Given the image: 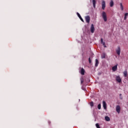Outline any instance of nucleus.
<instances>
[{
    "instance_id": "f257e3e1",
    "label": "nucleus",
    "mask_w": 128,
    "mask_h": 128,
    "mask_svg": "<svg viewBox=\"0 0 128 128\" xmlns=\"http://www.w3.org/2000/svg\"><path fill=\"white\" fill-rule=\"evenodd\" d=\"M102 18L104 22H108V17H106V12H102Z\"/></svg>"
},
{
    "instance_id": "f03ea898",
    "label": "nucleus",
    "mask_w": 128,
    "mask_h": 128,
    "mask_svg": "<svg viewBox=\"0 0 128 128\" xmlns=\"http://www.w3.org/2000/svg\"><path fill=\"white\" fill-rule=\"evenodd\" d=\"M90 30L92 34H94V32L95 30H94V24H91Z\"/></svg>"
},
{
    "instance_id": "7ed1b4c3",
    "label": "nucleus",
    "mask_w": 128,
    "mask_h": 128,
    "mask_svg": "<svg viewBox=\"0 0 128 128\" xmlns=\"http://www.w3.org/2000/svg\"><path fill=\"white\" fill-rule=\"evenodd\" d=\"M85 20L88 24H90V17L89 16H85Z\"/></svg>"
},
{
    "instance_id": "20e7f679",
    "label": "nucleus",
    "mask_w": 128,
    "mask_h": 128,
    "mask_svg": "<svg viewBox=\"0 0 128 128\" xmlns=\"http://www.w3.org/2000/svg\"><path fill=\"white\" fill-rule=\"evenodd\" d=\"M116 80L118 82H122V78L120 76H116Z\"/></svg>"
},
{
    "instance_id": "39448f33",
    "label": "nucleus",
    "mask_w": 128,
    "mask_h": 128,
    "mask_svg": "<svg viewBox=\"0 0 128 128\" xmlns=\"http://www.w3.org/2000/svg\"><path fill=\"white\" fill-rule=\"evenodd\" d=\"M116 111L118 112V114H120V105H118L116 106Z\"/></svg>"
},
{
    "instance_id": "423d86ee",
    "label": "nucleus",
    "mask_w": 128,
    "mask_h": 128,
    "mask_svg": "<svg viewBox=\"0 0 128 128\" xmlns=\"http://www.w3.org/2000/svg\"><path fill=\"white\" fill-rule=\"evenodd\" d=\"M102 10H104L106 8V2L104 0L102 1Z\"/></svg>"
},
{
    "instance_id": "0eeeda50",
    "label": "nucleus",
    "mask_w": 128,
    "mask_h": 128,
    "mask_svg": "<svg viewBox=\"0 0 128 128\" xmlns=\"http://www.w3.org/2000/svg\"><path fill=\"white\" fill-rule=\"evenodd\" d=\"M116 52L118 56L120 54V46L118 47V49L116 50Z\"/></svg>"
},
{
    "instance_id": "6e6552de",
    "label": "nucleus",
    "mask_w": 128,
    "mask_h": 128,
    "mask_svg": "<svg viewBox=\"0 0 128 128\" xmlns=\"http://www.w3.org/2000/svg\"><path fill=\"white\" fill-rule=\"evenodd\" d=\"M80 72L81 74H82V76H84V72H86V71L84 70V68H82Z\"/></svg>"
},
{
    "instance_id": "1a4fd4ad",
    "label": "nucleus",
    "mask_w": 128,
    "mask_h": 128,
    "mask_svg": "<svg viewBox=\"0 0 128 128\" xmlns=\"http://www.w3.org/2000/svg\"><path fill=\"white\" fill-rule=\"evenodd\" d=\"M102 104H103V108L104 110H106V102L105 101H103Z\"/></svg>"
},
{
    "instance_id": "9d476101",
    "label": "nucleus",
    "mask_w": 128,
    "mask_h": 128,
    "mask_svg": "<svg viewBox=\"0 0 128 128\" xmlns=\"http://www.w3.org/2000/svg\"><path fill=\"white\" fill-rule=\"evenodd\" d=\"M77 16H78L79 18H80V20H82V22H84V19H82V16H80V14H79L78 12H77Z\"/></svg>"
},
{
    "instance_id": "9b49d317",
    "label": "nucleus",
    "mask_w": 128,
    "mask_h": 128,
    "mask_svg": "<svg viewBox=\"0 0 128 128\" xmlns=\"http://www.w3.org/2000/svg\"><path fill=\"white\" fill-rule=\"evenodd\" d=\"M112 70L113 72H116V70H118V65H115L112 68Z\"/></svg>"
},
{
    "instance_id": "f8f14e48",
    "label": "nucleus",
    "mask_w": 128,
    "mask_h": 128,
    "mask_svg": "<svg viewBox=\"0 0 128 128\" xmlns=\"http://www.w3.org/2000/svg\"><path fill=\"white\" fill-rule=\"evenodd\" d=\"M123 74L124 78H126V76H128V71L126 70L124 71Z\"/></svg>"
},
{
    "instance_id": "ddd939ff",
    "label": "nucleus",
    "mask_w": 128,
    "mask_h": 128,
    "mask_svg": "<svg viewBox=\"0 0 128 128\" xmlns=\"http://www.w3.org/2000/svg\"><path fill=\"white\" fill-rule=\"evenodd\" d=\"M110 6L111 8H112V6H114V1L112 0H111L110 2Z\"/></svg>"
},
{
    "instance_id": "4468645a",
    "label": "nucleus",
    "mask_w": 128,
    "mask_h": 128,
    "mask_svg": "<svg viewBox=\"0 0 128 128\" xmlns=\"http://www.w3.org/2000/svg\"><path fill=\"white\" fill-rule=\"evenodd\" d=\"M92 4L94 8H96V0H92Z\"/></svg>"
},
{
    "instance_id": "2eb2a0df",
    "label": "nucleus",
    "mask_w": 128,
    "mask_h": 128,
    "mask_svg": "<svg viewBox=\"0 0 128 128\" xmlns=\"http://www.w3.org/2000/svg\"><path fill=\"white\" fill-rule=\"evenodd\" d=\"M105 120L106 122H110V118L108 116H105Z\"/></svg>"
},
{
    "instance_id": "dca6fc26",
    "label": "nucleus",
    "mask_w": 128,
    "mask_h": 128,
    "mask_svg": "<svg viewBox=\"0 0 128 128\" xmlns=\"http://www.w3.org/2000/svg\"><path fill=\"white\" fill-rule=\"evenodd\" d=\"M120 8L121 10H124V6H122V3H120Z\"/></svg>"
},
{
    "instance_id": "f3484780",
    "label": "nucleus",
    "mask_w": 128,
    "mask_h": 128,
    "mask_svg": "<svg viewBox=\"0 0 128 128\" xmlns=\"http://www.w3.org/2000/svg\"><path fill=\"white\" fill-rule=\"evenodd\" d=\"M98 66V59H96L95 66Z\"/></svg>"
},
{
    "instance_id": "a211bd4d",
    "label": "nucleus",
    "mask_w": 128,
    "mask_h": 128,
    "mask_svg": "<svg viewBox=\"0 0 128 128\" xmlns=\"http://www.w3.org/2000/svg\"><path fill=\"white\" fill-rule=\"evenodd\" d=\"M128 13H126L124 14V20H126V18H128Z\"/></svg>"
},
{
    "instance_id": "6ab92c4d",
    "label": "nucleus",
    "mask_w": 128,
    "mask_h": 128,
    "mask_svg": "<svg viewBox=\"0 0 128 128\" xmlns=\"http://www.w3.org/2000/svg\"><path fill=\"white\" fill-rule=\"evenodd\" d=\"M102 58H106V54H103L102 56Z\"/></svg>"
},
{
    "instance_id": "aec40b11",
    "label": "nucleus",
    "mask_w": 128,
    "mask_h": 128,
    "mask_svg": "<svg viewBox=\"0 0 128 128\" xmlns=\"http://www.w3.org/2000/svg\"><path fill=\"white\" fill-rule=\"evenodd\" d=\"M98 108L99 109V110H100V108H102V106L100 105V104H98Z\"/></svg>"
},
{
    "instance_id": "412c9836",
    "label": "nucleus",
    "mask_w": 128,
    "mask_h": 128,
    "mask_svg": "<svg viewBox=\"0 0 128 128\" xmlns=\"http://www.w3.org/2000/svg\"><path fill=\"white\" fill-rule=\"evenodd\" d=\"M90 106H92H92H94V102H90Z\"/></svg>"
},
{
    "instance_id": "4be33fe9",
    "label": "nucleus",
    "mask_w": 128,
    "mask_h": 128,
    "mask_svg": "<svg viewBox=\"0 0 128 128\" xmlns=\"http://www.w3.org/2000/svg\"><path fill=\"white\" fill-rule=\"evenodd\" d=\"M96 126L97 128H100V124H96Z\"/></svg>"
},
{
    "instance_id": "5701e85b",
    "label": "nucleus",
    "mask_w": 128,
    "mask_h": 128,
    "mask_svg": "<svg viewBox=\"0 0 128 128\" xmlns=\"http://www.w3.org/2000/svg\"><path fill=\"white\" fill-rule=\"evenodd\" d=\"M101 44L104 46V48H106V43L104 42Z\"/></svg>"
},
{
    "instance_id": "b1692460",
    "label": "nucleus",
    "mask_w": 128,
    "mask_h": 128,
    "mask_svg": "<svg viewBox=\"0 0 128 128\" xmlns=\"http://www.w3.org/2000/svg\"><path fill=\"white\" fill-rule=\"evenodd\" d=\"M80 81H81V84H84V78H83L80 79Z\"/></svg>"
},
{
    "instance_id": "393cba45",
    "label": "nucleus",
    "mask_w": 128,
    "mask_h": 128,
    "mask_svg": "<svg viewBox=\"0 0 128 128\" xmlns=\"http://www.w3.org/2000/svg\"><path fill=\"white\" fill-rule=\"evenodd\" d=\"M88 61H89L90 64L92 63V60H90V58H88Z\"/></svg>"
},
{
    "instance_id": "a878e982",
    "label": "nucleus",
    "mask_w": 128,
    "mask_h": 128,
    "mask_svg": "<svg viewBox=\"0 0 128 128\" xmlns=\"http://www.w3.org/2000/svg\"><path fill=\"white\" fill-rule=\"evenodd\" d=\"M100 42H101V44L103 43L104 42V40L102 39V38L100 39Z\"/></svg>"
},
{
    "instance_id": "bb28decb",
    "label": "nucleus",
    "mask_w": 128,
    "mask_h": 128,
    "mask_svg": "<svg viewBox=\"0 0 128 128\" xmlns=\"http://www.w3.org/2000/svg\"><path fill=\"white\" fill-rule=\"evenodd\" d=\"M120 96H122V94H120Z\"/></svg>"
}]
</instances>
